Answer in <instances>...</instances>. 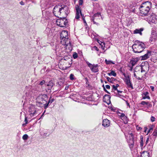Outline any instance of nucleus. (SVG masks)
Returning a JSON list of instances; mask_svg holds the SVG:
<instances>
[{
  "mask_svg": "<svg viewBox=\"0 0 157 157\" xmlns=\"http://www.w3.org/2000/svg\"><path fill=\"white\" fill-rule=\"evenodd\" d=\"M76 13L75 18L76 19H78L80 17V15L83 16V14L81 13V8L78 5L76 6Z\"/></svg>",
  "mask_w": 157,
  "mask_h": 157,
  "instance_id": "ddd939ff",
  "label": "nucleus"
},
{
  "mask_svg": "<svg viewBox=\"0 0 157 157\" xmlns=\"http://www.w3.org/2000/svg\"><path fill=\"white\" fill-rule=\"evenodd\" d=\"M145 48L144 44L142 42L136 40L134 44L132 46V48L135 53H140L143 51Z\"/></svg>",
  "mask_w": 157,
  "mask_h": 157,
  "instance_id": "20e7f679",
  "label": "nucleus"
},
{
  "mask_svg": "<svg viewBox=\"0 0 157 157\" xmlns=\"http://www.w3.org/2000/svg\"><path fill=\"white\" fill-rule=\"evenodd\" d=\"M28 138V136L27 134H25L22 136V139L24 140H27Z\"/></svg>",
  "mask_w": 157,
  "mask_h": 157,
  "instance_id": "e433bc0d",
  "label": "nucleus"
},
{
  "mask_svg": "<svg viewBox=\"0 0 157 157\" xmlns=\"http://www.w3.org/2000/svg\"><path fill=\"white\" fill-rule=\"evenodd\" d=\"M154 131L157 132V128H156L154 130Z\"/></svg>",
  "mask_w": 157,
  "mask_h": 157,
  "instance_id": "774afa93",
  "label": "nucleus"
},
{
  "mask_svg": "<svg viewBox=\"0 0 157 157\" xmlns=\"http://www.w3.org/2000/svg\"><path fill=\"white\" fill-rule=\"evenodd\" d=\"M141 104L143 105H150V104H149L148 102H146L145 101H142L141 103Z\"/></svg>",
  "mask_w": 157,
  "mask_h": 157,
  "instance_id": "f704fd0d",
  "label": "nucleus"
},
{
  "mask_svg": "<svg viewBox=\"0 0 157 157\" xmlns=\"http://www.w3.org/2000/svg\"><path fill=\"white\" fill-rule=\"evenodd\" d=\"M124 82L127 85L128 88H131L132 89H133L132 84L130 81L129 77L128 76L126 77L124 80Z\"/></svg>",
  "mask_w": 157,
  "mask_h": 157,
  "instance_id": "f8f14e48",
  "label": "nucleus"
},
{
  "mask_svg": "<svg viewBox=\"0 0 157 157\" xmlns=\"http://www.w3.org/2000/svg\"><path fill=\"white\" fill-rule=\"evenodd\" d=\"M48 100L47 95L44 94L39 96L36 98V102L39 104H43V106L44 108V104L47 103Z\"/></svg>",
  "mask_w": 157,
  "mask_h": 157,
  "instance_id": "423d86ee",
  "label": "nucleus"
},
{
  "mask_svg": "<svg viewBox=\"0 0 157 157\" xmlns=\"http://www.w3.org/2000/svg\"><path fill=\"white\" fill-rule=\"evenodd\" d=\"M44 33L48 35H51V34H52V31L50 28H47L45 30Z\"/></svg>",
  "mask_w": 157,
  "mask_h": 157,
  "instance_id": "cd10ccee",
  "label": "nucleus"
},
{
  "mask_svg": "<svg viewBox=\"0 0 157 157\" xmlns=\"http://www.w3.org/2000/svg\"><path fill=\"white\" fill-rule=\"evenodd\" d=\"M156 34L155 31H152L151 32V37H150L149 41L153 43L156 40Z\"/></svg>",
  "mask_w": 157,
  "mask_h": 157,
  "instance_id": "f3484780",
  "label": "nucleus"
},
{
  "mask_svg": "<svg viewBox=\"0 0 157 157\" xmlns=\"http://www.w3.org/2000/svg\"><path fill=\"white\" fill-rule=\"evenodd\" d=\"M108 75L109 76H116L117 75L116 73L113 71H112L110 73H108Z\"/></svg>",
  "mask_w": 157,
  "mask_h": 157,
  "instance_id": "2f4dec72",
  "label": "nucleus"
},
{
  "mask_svg": "<svg viewBox=\"0 0 157 157\" xmlns=\"http://www.w3.org/2000/svg\"><path fill=\"white\" fill-rule=\"evenodd\" d=\"M73 56V58L74 59H75L78 57V55L77 53H76V52H75L74 53Z\"/></svg>",
  "mask_w": 157,
  "mask_h": 157,
  "instance_id": "ea45409f",
  "label": "nucleus"
},
{
  "mask_svg": "<svg viewBox=\"0 0 157 157\" xmlns=\"http://www.w3.org/2000/svg\"><path fill=\"white\" fill-rule=\"evenodd\" d=\"M86 63L93 72L96 73L98 71V64L92 65L88 61H86Z\"/></svg>",
  "mask_w": 157,
  "mask_h": 157,
  "instance_id": "9d476101",
  "label": "nucleus"
},
{
  "mask_svg": "<svg viewBox=\"0 0 157 157\" xmlns=\"http://www.w3.org/2000/svg\"><path fill=\"white\" fill-rule=\"evenodd\" d=\"M149 93L147 92H146L143 93L142 94V98L143 99H150V97L147 95Z\"/></svg>",
  "mask_w": 157,
  "mask_h": 157,
  "instance_id": "a878e982",
  "label": "nucleus"
},
{
  "mask_svg": "<svg viewBox=\"0 0 157 157\" xmlns=\"http://www.w3.org/2000/svg\"><path fill=\"white\" fill-rule=\"evenodd\" d=\"M150 120L151 122H153L155 121V118L154 117L152 116L151 117Z\"/></svg>",
  "mask_w": 157,
  "mask_h": 157,
  "instance_id": "79ce46f5",
  "label": "nucleus"
},
{
  "mask_svg": "<svg viewBox=\"0 0 157 157\" xmlns=\"http://www.w3.org/2000/svg\"><path fill=\"white\" fill-rule=\"evenodd\" d=\"M29 114L31 116H36L37 114L36 109L35 107L33 106L30 107L28 110Z\"/></svg>",
  "mask_w": 157,
  "mask_h": 157,
  "instance_id": "4468645a",
  "label": "nucleus"
},
{
  "mask_svg": "<svg viewBox=\"0 0 157 157\" xmlns=\"http://www.w3.org/2000/svg\"><path fill=\"white\" fill-rule=\"evenodd\" d=\"M136 75L138 77H141V78L144 77V72H141V70L139 72L136 73Z\"/></svg>",
  "mask_w": 157,
  "mask_h": 157,
  "instance_id": "c756f323",
  "label": "nucleus"
},
{
  "mask_svg": "<svg viewBox=\"0 0 157 157\" xmlns=\"http://www.w3.org/2000/svg\"><path fill=\"white\" fill-rule=\"evenodd\" d=\"M82 18L83 20V21L84 22V23H86V24H86V20H85V17H84V16H82Z\"/></svg>",
  "mask_w": 157,
  "mask_h": 157,
  "instance_id": "603ef678",
  "label": "nucleus"
},
{
  "mask_svg": "<svg viewBox=\"0 0 157 157\" xmlns=\"http://www.w3.org/2000/svg\"><path fill=\"white\" fill-rule=\"evenodd\" d=\"M104 90L107 93L110 94V93L108 91H107V90L105 88V87H104Z\"/></svg>",
  "mask_w": 157,
  "mask_h": 157,
  "instance_id": "6e6d98bb",
  "label": "nucleus"
},
{
  "mask_svg": "<svg viewBox=\"0 0 157 157\" xmlns=\"http://www.w3.org/2000/svg\"><path fill=\"white\" fill-rule=\"evenodd\" d=\"M133 66H132H132L131 67V68L130 69V71H132V69H133Z\"/></svg>",
  "mask_w": 157,
  "mask_h": 157,
  "instance_id": "69168bd1",
  "label": "nucleus"
},
{
  "mask_svg": "<svg viewBox=\"0 0 157 157\" xmlns=\"http://www.w3.org/2000/svg\"><path fill=\"white\" fill-rule=\"evenodd\" d=\"M112 87H113V89L114 90H117V88L114 85H113Z\"/></svg>",
  "mask_w": 157,
  "mask_h": 157,
  "instance_id": "de8ad7c7",
  "label": "nucleus"
},
{
  "mask_svg": "<svg viewBox=\"0 0 157 157\" xmlns=\"http://www.w3.org/2000/svg\"><path fill=\"white\" fill-rule=\"evenodd\" d=\"M141 70V67L140 66H136L135 67V69L134 70V76L136 78L137 80H141V78L140 77H138V76L136 75V73L139 72Z\"/></svg>",
  "mask_w": 157,
  "mask_h": 157,
  "instance_id": "2eb2a0df",
  "label": "nucleus"
},
{
  "mask_svg": "<svg viewBox=\"0 0 157 157\" xmlns=\"http://www.w3.org/2000/svg\"><path fill=\"white\" fill-rule=\"evenodd\" d=\"M149 153L147 151H143L141 155V157H149Z\"/></svg>",
  "mask_w": 157,
  "mask_h": 157,
  "instance_id": "bb28decb",
  "label": "nucleus"
},
{
  "mask_svg": "<svg viewBox=\"0 0 157 157\" xmlns=\"http://www.w3.org/2000/svg\"><path fill=\"white\" fill-rule=\"evenodd\" d=\"M110 96L108 94H105L103 97V101L104 102L106 103L109 104L111 102L110 99Z\"/></svg>",
  "mask_w": 157,
  "mask_h": 157,
  "instance_id": "6ab92c4d",
  "label": "nucleus"
},
{
  "mask_svg": "<svg viewBox=\"0 0 157 157\" xmlns=\"http://www.w3.org/2000/svg\"><path fill=\"white\" fill-rule=\"evenodd\" d=\"M150 88L152 91L154 90V87L152 86H150Z\"/></svg>",
  "mask_w": 157,
  "mask_h": 157,
  "instance_id": "052dcab7",
  "label": "nucleus"
},
{
  "mask_svg": "<svg viewBox=\"0 0 157 157\" xmlns=\"http://www.w3.org/2000/svg\"><path fill=\"white\" fill-rule=\"evenodd\" d=\"M68 7L64 5L56 6L53 9V13L55 16L58 17H66L69 13Z\"/></svg>",
  "mask_w": 157,
  "mask_h": 157,
  "instance_id": "f257e3e1",
  "label": "nucleus"
},
{
  "mask_svg": "<svg viewBox=\"0 0 157 157\" xmlns=\"http://www.w3.org/2000/svg\"><path fill=\"white\" fill-rule=\"evenodd\" d=\"M119 85L118 84H116V85L115 86L117 88L119 86Z\"/></svg>",
  "mask_w": 157,
  "mask_h": 157,
  "instance_id": "338daca9",
  "label": "nucleus"
},
{
  "mask_svg": "<svg viewBox=\"0 0 157 157\" xmlns=\"http://www.w3.org/2000/svg\"><path fill=\"white\" fill-rule=\"evenodd\" d=\"M124 135L130 148L131 149L132 148L134 145V135L132 132H126L124 133Z\"/></svg>",
  "mask_w": 157,
  "mask_h": 157,
  "instance_id": "39448f33",
  "label": "nucleus"
},
{
  "mask_svg": "<svg viewBox=\"0 0 157 157\" xmlns=\"http://www.w3.org/2000/svg\"><path fill=\"white\" fill-rule=\"evenodd\" d=\"M110 109H111V110H112L113 111H114L115 110V109H113L112 107H110Z\"/></svg>",
  "mask_w": 157,
  "mask_h": 157,
  "instance_id": "680f3d73",
  "label": "nucleus"
},
{
  "mask_svg": "<svg viewBox=\"0 0 157 157\" xmlns=\"http://www.w3.org/2000/svg\"><path fill=\"white\" fill-rule=\"evenodd\" d=\"M144 30V29L141 28L139 29H136L133 31L134 34H139L140 35H142V32Z\"/></svg>",
  "mask_w": 157,
  "mask_h": 157,
  "instance_id": "b1692460",
  "label": "nucleus"
},
{
  "mask_svg": "<svg viewBox=\"0 0 157 157\" xmlns=\"http://www.w3.org/2000/svg\"><path fill=\"white\" fill-rule=\"evenodd\" d=\"M41 136L43 138H45L47 136H49V134L48 131L46 130H43L40 132Z\"/></svg>",
  "mask_w": 157,
  "mask_h": 157,
  "instance_id": "aec40b11",
  "label": "nucleus"
},
{
  "mask_svg": "<svg viewBox=\"0 0 157 157\" xmlns=\"http://www.w3.org/2000/svg\"><path fill=\"white\" fill-rule=\"evenodd\" d=\"M147 129V127H144V132H146Z\"/></svg>",
  "mask_w": 157,
  "mask_h": 157,
  "instance_id": "bf43d9fd",
  "label": "nucleus"
},
{
  "mask_svg": "<svg viewBox=\"0 0 157 157\" xmlns=\"http://www.w3.org/2000/svg\"><path fill=\"white\" fill-rule=\"evenodd\" d=\"M20 4L21 5H24V3L22 1H21L20 2Z\"/></svg>",
  "mask_w": 157,
  "mask_h": 157,
  "instance_id": "13d9d810",
  "label": "nucleus"
},
{
  "mask_svg": "<svg viewBox=\"0 0 157 157\" xmlns=\"http://www.w3.org/2000/svg\"><path fill=\"white\" fill-rule=\"evenodd\" d=\"M149 137H147V139H146V145L147 144V143H148V140H149Z\"/></svg>",
  "mask_w": 157,
  "mask_h": 157,
  "instance_id": "4d7b16f0",
  "label": "nucleus"
},
{
  "mask_svg": "<svg viewBox=\"0 0 157 157\" xmlns=\"http://www.w3.org/2000/svg\"><path fill=\"white\" fill-rule=\"evenodd\" d=\"M106 78L108 82L111 83H113L114 81H117V80L116 78H114L113 77L110 78L109 77H107Z\"/></svg>",
  "mask_w": 157,
  "mask_h": 157,
  "instance_id": "c85d7f7f",
  "label": "nucleus"
},
{
  "mask_svg": "<svg viewBox=\"0 0 157 157\" xmlns=\"http://www.w3.org/2000/svg\"><path fill=\"white\" fill-rule=\"evenodd\" d=\"M105 87L107 89H110V86L108 85H105Z\"/></svg>",
  "mask_w": 157,
  "mask_h": 157,
  "instance_id": "864d4df0",
  "label": "nucleus"
},
{
  "mask_svg": "<svg viewBox=\"0 0 157 157\" xmlns=\"http://www.w3.org/2000/svg\"><path fill=\"white\" fill-rule=\"evenodd\" d=\"M33 89L31 86H26L25 88V93L23 97L25 96V99L27 100L28 98H29L31 96L32 94L33 93Z\"/></svg>",
  "mask_w": 157,
  "mask_h": 157,
  "instance_id": "6e6552de",
  "label": "nucleus"
},
{
  "mask_svg": "<svg viewBox=\"0 0 157 157\" xmlns=\"http://www.w3.org/2000/svg\"><path fill=\"white\" fill-rule=\"evenodd\" d=\"M68 33L67 31L63 30L60 33V42L61 44L65 45L66 48H68L70 50L72 49V45L70 40L68 39Z\"/></svg>",
  "mask_w": 157,
  "mask_h": 157,
  "instance_id": "f03ea898",
  "label": "nucleus"
},
{
  "mask_svg": "<svg viewBox=\"0 0 157 157\" xmlns=\"http://www.w3.org/2000/svg\"><path fill=\"white\" fill-rule=\"evenodd\" d=\"M62 83V82H61V81L58 82L57 83L56 86H58V87L60 86H61Z\"/></svg>",
  "mask_w": 157,
  "mask_h": 157,
  "instance_id": "c03bdc74",
  "label": "nucleus"
},
{
  "mask_svg": "<svg viewBox=\"0 0 157 157\" xmlns=\"http://www.w3.org/2000/svg\"><path fill=\"white\" fill-rule=\"evenodd\" d=\"M62 18L56 20L57 25L61 27H65L67 25L68 21L65 17H62Z\"/></svg>",
  "mask_w": 157,
  "mask_h": 157,
  "instance_id": "0eeeda50",
  "label": "nucleus"
},
{
  "mask_svg": "<svg viewBox=\"0 0 157 157\" xmlns=\"http://www.w3.org/2000/svg\"><path fill=\"white\" fill-rule=\"evenodd\" d=\"M151 55V52L147 51L146 53L144 55L140 56V58H141V60H145L149 58Z\"/></svg>",
  "mask_w": 157,
  "mask_h": 157,
  "instance_id": "a211bd4d",
  "label": "nucleus"
},
{
  "mask_svg": "<svg viewBox=\"0 0 157 157\" xmlns=\"http://www.w3.org/2000/svg\"><path fill=\"white\" fill-rule=\"evenodd\" d=\"M69 86H67L65 87V90H67L68 89Z\"/></svg>",
  "mask_w": 157,
  "mask_h": 157,
  "instance_id": "0e129e2a",
  "label": "nucleus"
},
{
  "mask_svg": "<svg viewBox=\"0 0 157 157\" xmlns=\"http://www.w3.org/2000/svg\"><path fill=\"white\" fill-rule=\"evenodd\" d=\"M45 82V81L44 80H43L41 82H40V85H42L43 84H44Z\"/></svg>",
  "mask_w": 157,
  "mask_h": 157,
  "instance_id": "49530a36",
  "label": "nucleus"
},
{
  "mask_svg": "<svg viewBox=\"0 0 157 157\" xmlns=\"http://www.w3.org/2000/svg\"><path fill=\"white\" fill-rule=\"evenodd\" d=\"M105 61L107 64H115L114 62L111 60H108L105 59Z\"/></svg>",
  "mask_w": 157,
  "mask_h": 157,
  "instance_id": "7c9ffc66",
  "label": "nucleus"
},
{
  "mask_svg": "<svg viewBox=\"0 0 157 157\" xmlns=\"http://www.w3.org/2000/svg\"><path fill=\"white\" fill-rule=\"evenodd\" d=\"M152 135L153 136H157V132L154 131L152 134Z\"/></svg>",
  "mask_w": 157,
  "mask_h": 157,
  "instance_id": "09e8293b",
  "label": "nucleus"
},
{
  "mask_svg": "<svg viewBox=\"0 0 157 157\" xmlns=\"http://www.w3.org/2000/svg\"><path fill=\"white\" fill-rule=\"evenodd\" d=\"M153 144H149L147 146V148L149 151H151L153 148Z\"/></svg>",
  "mask_w": 157,
  "mask_h": 157,
  "instance_id": "473e14b6",
  "label": "nucleus"
},
{
  "mask_svg": "<svg viewBox=\"0 0 157 157\" xmlns=\"http://www.w3.org/2000/svg\"><path fill=\"white\" fill-rule=\"evenodd\" d=\"M136 128L137 130L140 131L142 129V128L139 127L138 125L136 126Z\"/></svg>",
  "mask_w": 157,
  "mask_h": 157,
  "instance_id": "a19ab883",
  "label": "nucleus"
},
{
  "mask_svg": "<svg viewBox=\"0 0 157 157\" xmlns=\"http://www.w3.org/2000/svg\"><path fill=\"white\" fill-rule=\"evenodd\" d=\"M144 142H143V137L142 136L140 137V145L141 147H142L143 146Z\"/></svg>",
  "mask_w": 157,
  "mask_h": 157,
  "instance_id": "72a5a7b5",
  "label": "nucleus"
},
{
  "mask_svg": "<svg viewBox=\"0 0 157 157\" xmlns=\"http://www.w3.org/2000/svg\"><path fill=\"white\" fill-rule=\"evenodd\" d=\"M157 17L153 13L151 14V15L148 18V21L150 24L151 23L155 24L157 22Z\"/></svg>",
  "mask_w": 157,
  "mask_h": 157,
  "instance_id": "9b49d317",
  "label": "nucleus"
},
{
  "mask_svg": "<svg viewBox=\"0 0 157 157\" xmlns=\"http://www.w3.org/2000/svg\"><path fill=\"white\" fill-rule=\"evenodd\" d=\"M110 122L108 119H105L103 120L102 125L105 127H108L109 126Z\"/></svg>",
  "mask_w": 157,
  "mask_h": 157,
  "instance_id": "412c9836",
  "label": "nucleus"
},
{
  "mask_svg": "<svg viewBox=\"0 0 157 157\" xmlns=\"http://www.w3.org/2000/svg\"><path fill=\"white\" fill-rule=\"evenodd\" d=\"M78 2L79 5H82L83 3V0H79Z\"/></svg>",
  "mask_w": 157,
  "mask_h": 157,
  "instance_id": "a18cd8bd",
  "label": "nucleus"
},
{
  "mask_svg": "<svg viewBox=\"0 0 157 157\" xmlns=\"http://www.w3.org/2000/svg\"><path fill=\"white\" fill-rule=\"evenodd\" d=\"M126 153L124 151H123L121 153V155L122 157H125L126 155Z\"/></svg>",
  "mask_w": 157,
  "mask_h": 157,
  "instance_id": "58836bf2",
  "label": "nucleus"
},
{
  "mask_svg": "<svg viewBox=\"0 0 157 157\" xmlns=\"http://www.w3.org/2000/svg\"><path fill=\"white\" fill-rule=\"evenodd\" d=\"M93 48L97 51H98L99 50L98 48H97V47L96 46H94Z\"/></svg>",
  "mask_w": 157,
  "mask_h": 157,
  "instance_id": "3c124183",
  "label": "nucleus"
},
{
  "mask_svg": "<svg viewBox=\"0 0 157 157\" xmlns=\"http://www.w3.org/2000/svg\"><path fill=\"white\" fill-rule=\"evenodd\" d=\"M45 85L47 86H48L47 89L48 90H51L53 88L54 84L51 81H50L49 82L46 84L45 83Z\"/></svg>",
  "mask_w": 157,
  "mask_h": 157,
  "instance_id": "4be33fe9",
  "label": "nucleus"
},
{
  "mask_svg": "<svg viewBox=\"0 0 157 157\" xmlns=\"http://www.w3.org/2000/svg\"><path fill=\"white\" fill-rule=\"evenodd\" d=\"M74 75L71 74L70 76V78L71 80H73L74 79Z\"/></svg>",
  "mask_w": 157,
  "mask_h": 157,
  "instance_id": "37998d69",
  "label": "nucleus"
},
{
  "mask_svg": "<svg viewBox=\"0 0 157 157\" xmlns=\"http://www.w3.org/2000/svg\"><path fill=\"white\" fill-rule=\"evenodd\" d=\"M121 119L122 120H123L124 121V122L125 123V122H127V118L126 119V118H121Z\"/></svg>",
  "mask_w": 157,
  "mask_h": 157,
  "instance_id": "8fccbe9b",
  "label": "nucleus"
},
{
  "mask_svg": "<svg viewBox=\"0 0 157 157\" xmlns=\"http://www.w3.org/2000/svg\"><path fill=\"white\" fill-rule=\"evenodd\" d=\"M138 60L139 59L138 58L133 59L130 60V63L131 64L132 66H133L136 64Z\"/></svg>",
  "mask_w": 157,
  "mask_h": 157,
  "instance_id": "393cba45",
  "label": "nucleus"
},
{
  "mask_svg": "<svg viewBox=\"0 0 157 157\" xmlns=\"http://www.w3.org/2000/svg\"><path fill=\"white\" fill-rule=\"evenodd\" d=\"M151 7V3L149 1L143 3L139 8L140 12L142 14V16H146L148 13Z\"/></svg>",
  "mask_w": 157,
  "mask_h": 157,
  "instance_id": "7ed1b4c3",
  "label": "nucleus"
},
{
  "mask_svg": "<svg viewBox=\"0 0 157 157\" xmlns=\"http://www.w3.org/2000/svg\"><path fill=\"white\" fill-rule=\"evenodd\" d=\"M24 122H25V123L24 124H23L22 125V126L23 127H25L26 125L28 123L27 118L26 117H25Z\"/></svg>",
  "mask_w": 157,
  "mask_h": 157,
  "instance_id": "c9c22d12",
  "label": "nucleus"
},
{
  "mask_svg": "<svg viewBox=\"0 0 157 157\" xmlns=\"http://www.w3.org/2000/svg\"><path fill=\"white\" fill-rule=\"evenodd\" d=\"M141 67V72H144V76H145V75L146 74L147 71L149 69V65L147 64V65H143Z\"/></svg>",
  "mask_w": 157,
  "mask_h": 157,
  "instance_id": "dca6fc26",
  "label": "nucleus"
},
{
  "mask_svg": "<svg viewBox=\"0 0 157 157\" xmlns=\"http://www.w3.org/2000/svg\"><path fill=\"white\" fill-rule=\"evenodd\" d=\"M153 130V128H150L149 129V130L147 131V135L148 134V133L150 132V131L151 130Z\"/></svg>",
  "mask_w": 157,
  "mask_h": 157,
  "instance_id": "5fc2aeb1",
  "label": "nucleus"
},
{
  "mask_svg": "<svg viewBox=\"0 0 157 157\" xmlns=\"http://www.w3.org/2000/svg\"><path fill=\"white\" fill-rule=\"evenodd\" d=\"M125 102L126 103L127 105V106H128L130 107L129 104V103L127 101H126Z\"/></svg>",
  "mask_w": 157,
  "mask_h": 157,
  "instance_id": "e2e57ef3",
  "label": "nucleus"
},
{
  "mask_svg": "<svg viewBox=\"0 0 157 157\" xmlns=\"http://www.w3.org/2000/svg\"><path fill=\"white\" fill-rule=\"evenodd\" d=\"M119 116L121 117V118H127V117L125 116V115L124 113H121L120 114V115Z\"/></svg>",
  "mask_w": 157,
  "mask_h": 157,
  "instance_id": "4c0bfd02",
  "label": "nucleus"
},
{
  "mask_svg": "<svg viewBox=\"0 0 157 157\" xmlns=\"http://www.w3.org/2000/svg\"><path fill=\"white\" fill-rule=\"evenodd\" d=\"M101 18L102 19H103L101 14L100 13H98L94 14L92 18L91 19V20L92 21H93L94 24H95L98 25H99V24L98 22H96V21H98Z\"/></svg>",
  "mask_w": 157,
  "mask_h": 157,
  "instance_id": "1a4fd4ad",
  "label": "nucleus"
},
{
  "mask_svg": "<svg viewBox=\"0 0 157 157\" xmlns=\"http://www.w3.org/2000/svg\"><path fill=\"white\" fill-rule=\"evenodd\" d=\"M54 101V99L53 98H52V97L51 96L49 100L47 101V103H46L45 104H44V109H46L47 108L48 106V105L50 103H52Z\"/></svg>",
  "mask_w": 157,
  "mask_h": 157,
  "instance_id": "5701e85b",
  "label": "nucleus"
}]
</instances>
